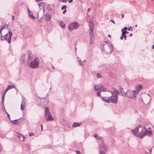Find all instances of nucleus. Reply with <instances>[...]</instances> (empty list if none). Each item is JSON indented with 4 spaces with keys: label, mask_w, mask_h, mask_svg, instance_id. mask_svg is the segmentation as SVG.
<instances>
[{
    "label": "nucleus",
    "mask_w": 154,
    "mask_h": 154,
    "mask_svg": "<svg viewBox=\"0 0 154 154\" xmlns=\"http://www.w3.org/2000/svg\"><path fill=\"white\" fill-rule=\"evenodd\" d=\"M108 146L104 143L102 142L99 147V153L100 154H106L108 149Z\"/></svg>",
    "instance_id": "9"
},
{
    "label": "nucleus",
    "mask_w": 154,
    "mask_h": 154,
    "mask_svg": "<svg viewBox=\"0 0 154 154\" xmlns=\"http://www.w3.org/2000/svg\"><path fill=\"white\" fill-rule=\"evenodd\" d=\"M79 26V25L76 21H74L71 23L68 26V30L69 31H72L74 29H77Z\"/></svg>",
    "instance_id": "10"
},
{
    "label": "nucleus",
    "mask_w": 154,
    "mask_h": 154,
    "mask_svg": "<svg viewBox=\"0 0 154 154\" xmlns=\"http://www.w3.org/2000/svg\"><path fill=\"white\" fill-rule=\"evenodd\" d=\"M123 38H124L125 40H126V35H125V36H124Z\"/></svg>",
    "instance_id": "45"
},
{
    "label": "nucleus",
    "mask_w": 154,
    "mask_h": 154,
    "mask_svg": "<svg viewBox=\"0 0 154 154\" xmlns=\"http://www.w3.org/2000/svg\"><path fill=\"white\" fill-rule=\"evenodd\" d=\"M4 99L3 100V98H2V103L3 104V105H4Z\"/></svg>",
    "instance_id": "39"
},
{
    "label": "nucleus",
    "mask_w": 154,
    "mask_h": 154,
    "mask_svg": "<svg viewBox=\"0 0 154 154\" xmlns=\"http://www.w3.org/2000/svg\"><path fill=\"white\" fill-rule=\"evenodd\" d=\"M32 55L31 52L29 51L27 54H25L22 56L20 58V61L22 63H24L25 62L26 60L28 59L27 63H29L30 61L32 59Z\"/></svg>",
    "instance_id": "4"
},
{
    "label": "nucleus",
    "mask_w": 154,
    "mask_h": 154,
    "mask_svg": "<svg viewBox=\"0 0 154 154\" xmlns=\"http://www.w3.org/2000/svg\"><path fill=\"white\" fill-rule=\"evenodd\" d=\"M38 14H39V13L38 12V16H39V15H38Z\"/></svg>",
    "instance_id": "62"
},
{
    "label": "nucleus",
    "mask_w": 154,
    "mask_h": 154,
    "mask_svg": "<svg viewBox=\"0 0 154 154\" xmlns=\"http://www.w3.org/2000/svg\"><path fill=\"white\" fill-rule=\"evenodd\" d=\"M8 88H7L6 90H5V92H6L7 91H8Z\"/></svg>",
    "instance_id": "47"
},
{
    "label": "nucleus",
    "mask_w": 154,
    "mask_h": 154,
    "mask_svg": "<svg viewBox=\"0 0 154 154\" xmlns=\"http://www.w3.org/2000/svg\"><path fill=\"white\" fill-rule=\"evenodd\" d=\"M6 112V114L7 115V117H8V118H9L10 119V118L9 115L8 114V113L7 112Z\"/></svg>",
    "instance_id": "36"
},
{
    "label": "nucleus",
    "mask_w": 154,
    "mask_h": 154,
    "mask_svg": "<svg viewBox=\"0 0 154 154\" xmlns=\"http://www.w3.org/2000/svg\"><path fill=\"white\" fill-rule=\"evenodd\" d=\"M73 1V0H69V3H71V2H72Z\"/></svg>",
    "instance_id": "44"
},
{
    "label": "nucleus",
    "mask_w": 154,
    "mask_h": 154,
    "mask_svg": "<svg viewBox=\"0 0 154 154\" xmlns=\"http://www.w3.org/2000/svg\"><path fill=\"white\" fill-rule=\"evenodd\" d=\"M146 133V135H148L149 136H151L152 135V133L150 131H147L146 129V131H145Z\"/></svg>",
    "instance_id": "24"
},
{
    "label": "nucleus",
    "mask_w": 154,
    "mask_h": 154,
    "mask_svg": "<svg viewBox=\"0 0 154 154\" xmlns=\"http://www.w3.org/2000/svg\"><path fill=\"white\" fill-rule=\"evenodd\" d=\"M17 136L19 138L21 141H23L25 140V137L24 135L19 134L18 132L17 133Z\"/></svg>",
    "instance_id": "12"
},
{
    "label": "nucleus",
    "mask_w": 154,
    "mask_h": 154,
    "mask_svg": "<svg viewBox=\"0 0 154 154\" xmlns=\"http://www.w3.org/2000/svg\"><path fill=\"white\" fill-rule=\"evenodd\" d=\"M20 119H15L13 120H10L12 122H13V124H15L16 125L18 123H19L20 122H19L17 121L18 120H19Z\"/></svg>",
    "instance_id": "22"
},
{
    "label": "nucleus",
    "mask_w": 154,
    "mask_h": 154,
    "mask_svg": "<svg viewBox=\"0 0 154 154\" xmlns=\"http://www.w3.org/2000/svg\"><path fill=\"white\" fill-rule=\"evenodd\" d=\"M29 136H31L34 135V134L32 132H30L29 134Z\"/></svg>",
    "instance_id": "33"
},
{
    "label": "nucleus",
    "mask_w": 154,
    "mask_h": 154,
    "mask_svg": "<svg viewBox=\"0 0 154 154\" xmlns=\"http://www.w3.org/2000/svg\"><path fill=\"white\" fill-rule=\"evenodd\" d=\"M97 77L98 78H100L101 77V75L99 73H97Z\"/></svg>",
    "instance_id": "31"
},
{
    "label": "nucleus",
    "mask_w": 154,
    "mask_h": 154,
    "mask_svg": "<svg viewBox=\"0 0 154 154\" xmlns=\"http://www.w3.org/2000/svg\"><path fill=\"white\" fill-rule=\"evenodd\" d=\"M130 36L131 37L132 36V34H130Z\"/></svg>",
    "instance_id": "54"
},
{
    "label": "nucleus",
    "mask_w": 154,
    "mask_h": 154,
    "mask_svg": "<svg viewBox=\"0 0 154 154\" xmlns=\"http://www.w3.org/2000/svg\"><path fill=\"white\" fill-rule=\"evenodd\" d=\"M6 92H5H5H4V94L3 95V96L2 97V98H3V100L4 99V98H5V94H6Z\"/></svg>",
    "instance_id": "32"
},
{
    "label": "nucleus",
    "mask_w": 154,
    "mask_h": 154,
    "mask_svg": "<svg viewBox=\"0 0 154 154\" xmlns=\"http://www.w3.org/2000/svg\"><path fill=\"white\" fill-rule=\"evenodd\" d=\"M85 61H86V60H83V61H82V63L85 62Z\"/></svg>",
    "instance_id": "56"
},
{
    "label": "nucleus",
    "mask_w": 154,
    "mask_h": 154,
    "mask_svg": "<svg viewBox=\"0 0 154 154\" xmlns=\"http://www.w3.org/2000/svg\"><path fill=\"white\" fill-rule=\"evenodd\" d=\"M6 26H7V25H4L1 26V29H0V30L1 33L2 31V30L3 29H5Z\"/></svg>",
    "instance_id": "26"
},
{
    "label": "nucleus",
    "mask_w": 154,
    "mask_h": 154,
    "mask_svg": "<svg viewBox=\"0 0 154 154\" xmlns=\"http://www.w3.org/2000/svg\"><path fill=\"white\" fill-rule=\"evenodd\" d=\"M94 137L97 139H100L101 141L103 140V138L102 137H99L97 134H94Z\"/></svg>",
    "instance_id": "20"
},
{
    "label": "nucleus",
    "mask_w": 154,
    "mask_h": 154,
    "mask_svg": "<svg viewBox=\"0 0 154 154\" xmlns=\"http://www.w3.org/2000/svg\"><path fill=\"white\" fill-rule=\"evenodd\" d=\"M41 130L42 131L43 130L42 125H41Z\"/></svg>",
    "instance_id": "46"
},
{
    "label": "nucleus",
    "mask_w": 154,
    "mask_h": 154,
    "mask_svg": "<svg viewBox=\"0 0 154 154\" xmlns=\"http://www.w3.org/2000/svg\"><path fill=\"white\" fill-rule=\"evenodd\" d=\"M146 128L140 125L137 127L136 128L131 131L133 134L141 138H143L146 135Z\"/></svg>",
    "instance_id": "2"
},
{
    "label": "nucleus",
    "mask_w": 154,
    "mask_h": 154,
    "mask_svg": "<svg viewBox=\"0 0 154 154\" xmlns=\"http://www.w3.org/2000/svg\"><path fill=\"white\" fill-rule=\"evenodd\" d=\"M52 67H53V68H54V66H52Z\"/></svg>",
    "instance_id": "63"
},
{
    "label": "nucleus",
    "mask_w": 154,
    "mask_h": 154,
    "mask_svg": "<svg viewBox=\"0 0 154 154\" xmlns=\"http://www.w3.org/2000/svg\"><path fill=\"white\" fill-rule=\"evenodd\" d=\"M89 26L90 27L89 34L90 37V44H92L94 43V40L93 36V30H94V26L93 24V22L92 20L90 21L89 22Z\"/></svg>",
    "instance_id": "5"
},
{
    "label": "nucleus",
    "mask_w": 154,
    "mask_h": 154,
    "mask_svg": "<svg viewBox=\"0 0 154 154\" xmlns=\"http://www.w3.org/2000/svg\"><path fill=\"white\" fill-rule=\"evenodd\" d=\"M142 87L141 85H137L136 87V91L137 93H138L141 89L142 88Z\"/></svg>",
    "instance_id": "17"
},
{
    "label": "nucleus",
    "mask_w": 154,
    "mask_h": 154,
    "mask_svg": "<svg viewBox=\"0 0 154 154\" xmlns=\"http://www.w3.org/2000/svg\"><path fill=\"white\" fill-rule=\"evenodd\" d=\"M45 5V3L44 2H41L39 3L38 4V5L39 7V8L40 9H41Z\"/></svg>",
    "instance_id": "18"
},
{
    "label": "nucleus",
    "mask_w": 154,
    "mask_h": 154,
    "mask_svg": "<svg viewBox=\"0 0 154 154\" xmlns=\"http://www.w3.org/2000/svg\"><path fill=\"white\" fill-rule=\"evenodd\" d=\"M75 51H76V47H75Z\"/></svg>",
    "instance_id": "61"
},
{
    "label": "nucleus",
    "mask_w": 154,
    "mask_h": 154,
    "mask_svg": "<svg viewBox=\"0 0 154 154\" xmlns=\"http://www.w3.org/2000/svg\"><path fill=\"white\" fill-rule=\"evenodd\" d=\"M45 19L46 20H49L51 19V17L50 15L48 13L45 14L44 16Z\"/></svg>",
    "instance_id": "15"
},
{
    "label": "nucleus",
    "mask_w": 154,
    "mask_h": 154,
    "mask_svg": "<svg viewBox=\"0 0 154 154\" xmlns=\"http://www.w3.org/2000/svg\"><path fill=\"white\" fill-rule=\"evenodd\" d=\"M124 29L125 30H127V28L126 27H125L124 28Z\"/></svg>",
    "instance_id": "48"
},
{
    "label": "nucleus",
    "mask_w": 154,
    "mask_h": 154,
    "mask_svg": "<svg viewBox=\"0 0 154 154\" xmlns=\"http://www.w3.org/2000/svg\"><path fill=\"white\" fill-rule=\"evenodd\" d=\"M66 12V9L63 12V13L64 14Z\"/></svg>",
    "instance_id": "43"
},
{
    "label": "nucleus",
    "mask_w": 154,
    "mask_h": 154,
    "mask_svg": "<svg viewBox=\"0 0 154 154\" xmlns=\"http://www.w3.org/2000/svg\"><path fill=\"white\" fill-rule=\"evenodd\" d=\"M28 11L29 13V16L30 17L32 18V19L35 20V17L34 16H33V14L32 12L29 9L28 10Z\"/></svg>",
    "instance_id": "16"
},
{
    "label": "nucleus",
    "mask_w": 154,
    "mask_h": 154,
    "mask_svg": "<svg viewBox=\"0 0 154 154\" xmlns=\"http://www.w3.org/2000/svg\"><path fill=\"white\" fill-rule=\"evenodd\" d=\"M152 48L153 49H154V45H152Z\"/></svg>",
    "instance_id": "53"
},
{
    "label": "nucleus",
    "mask_w": 154,
    "mask_h": 154,
    "mask_svg": "<svg viewBox=\"0 0 154 154\" xmlns=\"http://www.w3.org/2000/svg\"><path fill=\"white\" fill-rule=\"evenodd\" d=\"M137 24H136L135 25V27H137Z\"/></svg>",
    "instance_id": "57"
},
{
    "label": "nucleus",
    "mask_w": 154,
    "mask_h": 154,
    "mask_svg": "<svg viewBox=\"0 0 154 154\" xmlns=\"http://www.w3.org/2000/svg\"><path fill=\"white\" fill-rule=\"evenodd\" d=\"M110 21H112V22H113L114 24H115V21L114 20H111Z\"/></svg>",
    "instance_id": "41"
},
{
    "label": "nucleus",
    "mask_w": 154,
    "mask_h": 154,
    "mask_svg": "<svg viewBox=\"0 0 154 154\" xmlns=\"http://www.w3.org/2000/svg\"><path fill=\"white\" fill-rule=\"evenodd\" d=\"M124 17V15L122 14V18H123Z\"/></svg>",
    "instance_id": "50"
},
{
    "label": "nucleus",
    "mask_w": 154,
    "mask_h": 154,
    "mask_svg": "<svg viewBox=\"0 0 154 154\" xmlns=\"http://www.w3.org/2000/svg\"><path fill=\"white\" fill-rule=\"evenodd\" d=\"M94 5H95L96 6V3H94Z\"/></svg>",
    "instance_id": "58"
},
{
    "label": "nucleus",
    "mask_w": 154,
    "mask_h": 154,
    "mask_svg": "<svg viewBox=\"0 0 154 154\" xmlns=\"http://www.w3.org/2000/svg\"><path fill=\"white\" fill-rule=\"evenodd\" d=\"M127 97L128 98H130V99H132L133 98V97L132 96H130V95H127Z\"/></svg>",
    "instance_id": "37"
},
{
    "label": "nucleus",
    "mask_w": 154,
    "mask_h": 154,
    "mask_svg": "<svg viewBox=\"0 0 154 154\" xmlns=\"http://www.w3.org/2000/svg\"><path fill=\"white\" fill-rule=\"evenodd\" d=\"M26 106V103L24 100H22L21 103V104L20 109L22 111H23L25 109V106Z\"/></svg>",
    "instance_id": "13"
},
{
    "label": "nucleus",
    "mask_w": 154,
    "mask_h": 154,
    "mask_svg": "<svg viewBox=\"0 0 154 154\" xmlns=\"http://www.w3.org/2000/svg\"><path fill=\"white\" fill-rule=\"evenodd\" d=\"M101 49L105 54L109 55L112 52L113 48L112 44L109 42H103L100 45Z\"/></svg>",
    "instance_id": "1"
},
{
    "label": "nucleus",
    "mask_w": 154,
    "mask_h": 154,
    "mask_svg": "<svg viewBox=\"0 0 154 154\" xmlns=\"http://www.w3.org/2000/svg\"><path fill=\"white\" fill-rule=\"evenodd\" d=\"M128 32H127H127H126V33L128 34Z\"/></svg>",
    "instance_id": "60"
},
{
    "label": "nucleus",
    "mask_w": 154,
    "mask_h": 154,
    "mask_svg": "<svg viewBox=\"0 0 154 154\" xmlns=\"http://www.w3.org/2000/svg\"><path fill=\"white\" fill-rule=\"evenodd\" d=\"M90 8H88V12H89L90 11Z\"/></svg>",
    "instance_id": "51"
},
{
    "label": "nucleus",
    "mask_w": 154,
    "mask_h": 154,
    "mask_svg": "<svg viewBox=\"0 0 154 154\" xmlns=\"http://www.w3.org/2000/svg\"><path fill=\"white\" fill-rule=\"evenodd\" d=\"M43 0H35V1L36 2H38L40 1H42Z\"/></svg>",
    "instance_id": "40"
},
{
    "label": "nucleus",
    "mask_w": 154,
    "mask_h": 154,
    "mask_svg": "<svg viewBox=\"0 0 154 154\" xmlns=\"http://www.w3.org/2000/svg\"><path fill=\"white\" fill-rule=\"evenodd\" d=\"M122 35H126V33L127 31H124V29H122Z\"/></svg>",
    "instance_id": "27"
},
{
    "label": "nucleus",
    "mask_w": 154,
    "mask_h": 154,
    "mask_svg": "<svg viewBox=\"0 0 154 154\" xmlns=\"http://www.w3.org/2000/svg\"><path fill=\"white\" fill-rule=\"evenodd\" d=\"M8 90H9L11 89L12 88H15V86L12 85V86H8L7 88Z\"/></svg>",
    "instance_id": "25"
},
{
    "label": "nucleus",
    "mask_w": 154,
    "mask_h": 154,
    "mask_svg": "<svg viewBox=\"0 0 154 154\" xmlns=\"http://www.w3.org/2000/svg\"><path fill=\"white\" fill-rule=\"evenodd\" d=\"M123 37L122 36H121V40L123 39Z\"/></svg>",
    "instance_id": "49"
},
{
    "label": "nucleus",
    "mask_w": 154,
    "mask_h": 154,
    "mask_svg": "<svg viewBox=\"0 0 154 154\" xmlns=\"http://www.w3.org/2000/svg\"><path fill=\"white\" fill-rule=\"evenodd\" d=\"M127 29L129 31H130V30H131L129 28H127Z\"/></svg>",
    "instance_id": "52"
},
{
    "label": "nucleus",
    "mask_w": 154,
    "mask_h": 154,
    "mask_svg": "<svg viewBox=\"0 0 154 154\" xmlns=\"http://www.w3.org/2000/svg\"><path fill=\"white\" fill-rule=\"evenodd\" d=\"M12 20H14L15 18V17L14 16H12Z\"/></svg>",
    "instance_id": "42"
},
{
    "label": "nucleus",
    "mask_w": 154,
    "mask_h": 154,
    "mask_svg": "<svg viewBox=\"0 0 154 154\" xmlns=\"http://www.w3.org/2000/svg\"><path fill=\"white\" fill-rule=\"evenodd\" d=\"M110 93H111V94H113V95H117L118 96V94H119V92L116 89H115L114 90V91L113 92H112V91L110 92Z\"/></svg>",
    "instance_id": "19"
},
{
    "label": "nucleus",
    "mask_w": 154,
    "mask_h": 154,
    "mask_svg": "<svg viewBox=\"0 0 154 154\" xmlns=\"http://www.w3.org/2000/svg\"><path fill=\"white\" fill-rule=\"evenodd\" d=\"M138 93H137V91H132V94L133 95V98H134L136 97L135 95L137 94Z\"/></svg>",
    "instance_id": "23"
},
{
    "label": "nucleus",
    "mask_w": 154,
    "mask_h": 154,
    "mask_svg": "<svg viewBox=\"0 0 154 154\" xmlns=\"http://www.w3.org/2000/svg\"><path fill=\"white\" fill-rule=\"evenodd\" d=\"M81 124L82 123H81L74 122L72 124V127L73 128H75L77 127H79L81 125Z\"/></svg>",
    "instance_id": "14"
},
{
    "label": "nucleus",
    "mask_w": 154,
    "mask_h": 154,
    "mask_svg": "<svg viewBox=\"0 0 154 154\" xmlns=\"http://www.w3.org/2000/svg\"><path fill=\"white\" fill-rule=\"evenodd\" d=\"M109 97H102V99L108 103L110 102L116 104L117 102L118 96L116 95L111 94Z\"/></svg>",
    "instance_id": "3"
},
{
    "label": "nucleus",
    "mask_w": 154,
    "mask_h": 154,
    "mask_svg": "<svg viewBox=\"0 0 154 154\" xmlns=\"http://www.w3.org/2000/svg\"><path fill=\"white\" fill-rule=\"evenodd\" d=\"M13 34L10 30V31H8L7 34L5 35V36L6 40H7L8 43H10L11 42V38L12 35Z\"/></svg>",
    "instance_id": "11"
},
{
    "label": "nucleus",
    "mask_w": 154,
    "mask_h": 154,
    "mask_svg": "<svg viewBox=\"0 0 154 154\" xmlns=\"http://www.w3.org/2000/svg\"><path fill=\"white\" fill-rule=\"evenodd\" d=\"M60 25L63 29H64L65 27V24L62 21H60Z\"/></svg>",
    "instance_id": "21"
},
{
    "label": "nucleus",
    "mask_w": 154,
    "mask_h": 154,
    "mask_svg": "<svg viewBox=\"0 0 154 154\" xmlns=\"http://www.w3.org/2000/svg\"><path fill=\"white\" fill-rule=\"evenodd\" d=\"M45 117L47 121H51L54 120L51 113L49 111V109L48 107H45Z\"/></svg>",
    "instance_id": "7"
},
{
    "label": "nucleus",
    "mask_w": 154,
    "mask_h": 154,
    "mask_svg": "<svg viewBox=\"0 0 154 154\" xmlns=\"http://www.w3.org/2000/svg\"><path fill=\"white\" fill-rule=\"evenodd\" d=\"M66 5H63V6L61 8L62 10H63L64 9H66Z\"/></svg>",
    "instance_id": "30"
},
{
    "label": "nucleus",
    "mask_w": 154,
    "mask_h": 154,
    "mask_svg": "<svg viewBox=\"0 0 154 154\" xmlns=\"http://www.w3.org/2000/svg\"><path fill=\"white\" fill-rule=\"evenodd\" d=\"M125 36V35H122V36L124 38V36Z\"/></svg>",
    "instance_id": "59"
},
{
    "label": "nucleus",
    "mask_w": 154,
    "mask_h": 154,
    "mask_svg": "<svg viewBox=\"0 0 154 154\" xmlns=\"http://www.w3.org/2000/svg\"><path fill=\"white\" fill-rule=\"evenodd\" d=\"M78 61L80 65L81 66H83L84 65V64L82 62L81 60H78Z\"/></svg>",
    "instance_id": "28"
},
{
    "label": "nucleus",
    "mask_w": 154,
    "mask_h": 154,
    "mask_svg": "<svg viewBox=\"0 0 154 154\" xmlns=\"http://www.w3.org/2000/svg\"><path fill=\"white\" fill-rule=\"evenodd\" d=\"M94 89L95 91H97V96L100 97L101 98L102 97L100 94L101 91H106V89L101 84H99L98 85H95L94 87Z\"/></svg>",
    "instance_id": "6"
},
{
    "label": "nucleus",
    "mask_w": 154,
    "mask_h": 154,
    "mask_svg": "<svg viewBox=\"0 0 154 154\" xmlns=\"http://www.w3.org/2000/svg\"><path fill=\"white\" fill-rule=\"evenodd\" d=\"M75 152L76 153V154H81L80 152L79 151H75Z\"/></svg>",
    "instance_id": "34"
},
{
    "label": "nucleus",
    "mask_w": 154,
    "mask_h": 154,
    "mask_svg": "<svg viewBox=\"0 0 154 154\" xmlns=\"http://www.w3.org/2000/svg\"><path fill=\"white\" fill-rule=\"evenodd\" d=\"M5 35H4V36H2L1 37V39L2 40H6V39L5 38Z\"/></svg>",
    "instance_id": "29"
},
{
    "label": "nucleus",
    "mask_w": 154,
    "mask_h": 154,
    "mask_svg": "<svg viewBox=\"0 0 154 154\" xmlns=\"http://www.w3.org/2000/svg\"><path fill=\"white\" fill-rule=\"evenodd\" d=\"M108 36L109 37H111V35H108Z\"/></svg>",
    "instance_id": "55"
},
{
    "label": "nucleus",
    "mask_w": 154,
    "mask_h": 154,
    "mask_svg": "<svg viewBox=\"0 0 154 154\" xmlns=\"http://www.w3.org/2000/svg\"><path fill=\"white\" fill-rule=\"evenodd\" d=\"M60 1L63 2H66L67 1V0H60Z\"/></svg>",
    "instance_id": "35"
},
{
    "label": "nucleus",
    "mask_w": 154,
    "mask_h": 154,
    "mask_svg": "<svg viewBox=\"0 0 154 154\" xmlns=\"http://www.w3.org/2000/svg\"><path fill=\"white\" fill-rule=\"evenodd\" d=\"M120 89L121 92L122 93L123 91V89L121 87H120Z\"/></svg>",
    "instance_id": "38"
},
{
    "label": "nucleus",
    "mask_w": 154,
    "mask_h": 154,
    "mask_svg": "<svg viewBox=\"0 0 154 154\" xmlns=\"http://www.w3.org/2000/svg\"><path fill=\"white\" fill-rule=\"evenodd\" d=\"M39 60L38 58H35L33 60L30 61L29 63V66L33 68H36L39 66Z\"/></svg>",
    "instance_id": "8"
}]
</instances>
